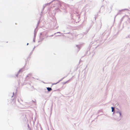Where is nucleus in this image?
<instances>
[{
  "mask_svg": "<svg viewBox=\"0 0 130 130\" xmlns=\"http://www.w3.org/2000/svg\"><path fill=\"white\" fill-rule=\"evenodd\" d=\"M50 5V3H48V4H45V5L46 6L47 5Z\"/></svg>",
  "mask_w": 130,
  "mask_h": 130,
  "instance_id": "nucleus-3",
  "label": "nucleus"
},
{
  "mask_svg": "<svg viewBox=\"0 0 130 130\" xmlns=\"http://www.w3.org/2000/svg\"><path fill=\"white\" fill-rule=\"evenodd\" d=\"M47 89L48 91H50L52 90V89L51 88L47 87Z\"/></svg>",
  "mask_w": 130,
  "mask_h": 130,
  "instance_id": "nucleus-1",
  "label": "nucleus"
},
{
  "mask_svg": "<svg viewBox=\"0 0 130 130\" xmlns=\"http://www.w3.org/2000/svg\"><path fill=\"white\" fill-rule=\"evenodd\" d=\"M119 114L120 115V116L121 115V113L119 112Z\"/></svg>",
  "mask_w": 130,
  "mask_h": 130,
  "instance_id": "nucleus-4",
  "label": "nucleus"
},
{
  "mask_svg": "<svg viewBox=\"0 0 130 130\" xmlns=\"http://www.w3.org/2000/svg\"><path fill=\"white\" fill-rule=\"evenodd\" d=\"M112 111L113 112L114 110V108L113 107H111Z\"/></svg>",
  "mask_w": 130,
  "mask_h": 130,
  "instance_id": "nucleus-2",
  "label": "nucleus"
}]
</instances>
